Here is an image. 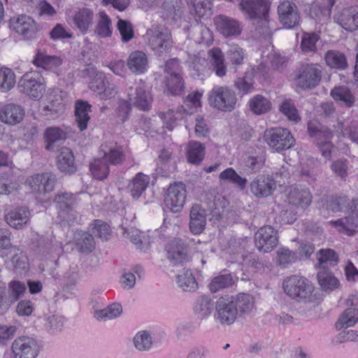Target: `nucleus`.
Masks as SVG:
<instances>
[{"mask_svg": "<svg viewBox=\"0 0 358 358\" xmlns=\"http://www.w3.org/2000/svg\"><path fill=\"white\" fill-rule=\"evenodd\" d=\"M57 166L64 173H72L76 171L74 155L69 148L63 147L57 157Z\"/></svg>", "mask_w": 358, "mask_h": 358, "instance_id": "obj_26", "label": "nucleus"}, {"mask_svg": "<svg viewBox=\"0 0 358 358\" xmlns=\"http://www.w3.org/2000/svg\"><path fill=\"white\" fill-rule=\"evenodd\" d=\"M358 321V308H347L336 323L337 329L353 326Z\"/></svg>", "mask_w": 358, "mask_h": 358, "instance_id": "obj_46", "label": "nucleus"}, {"mask_svg": "<svg viewBox=\"0 0 358 358\" xmlns=\"http://www.w3.org/2000/svg\"><path fill=\"white\" fill-rule=\"evenodd\" d=\"M250 189L255 197L264 198L273 193L276 189V184L271 177L259 175L251 181Z\"/></svg>", "mask_w": 358, "mask_h": 358, "instance_id": "obj_19", "label": "nucleus"}, {"mask_svg": "<svg viewBox=\"0 0 358 358\" xmlns=\"http://www.w3.org/2000/svg\"><path fill=\"white\" fill-rule=\"evenodd\" d=\"M122 312V308L120 303H113L104 309L96 310L95 317L97 320H111L119 317Z\"/></svg>", "mask_w": 358, "mask_h": 358, "instance_id": "obj_56", "label": "nucleus"}, {"mask_svg": "<svg viewBox=\"0 0 358 358\" xmlns=\"http://www.w3.org/2000/svg\"><path fill=\"white\" fill-rule=\"evenodd\" d=\"M278 13L281 22H299L300 20L296 6L289 1L280 3Z\"/></svg>", "mask_w": 358, "mask_h": 358, "instance_id": "obj_27", "label": "nucleus"}, {"mask_svg": "<svg viewBox=\"0 0 358 358\" xmlns=\"http://www.w3.org/2000/svg\"><path fill=\"white\" fill-rule=\"evenodd\" d=\"M350 199L346 196L331 198L327 203V208L332 212L346 211Z\"/></svg>", "mask_w": 358, "mask_h": 358, "instance_id": "obj_61", "label": "nucleus"}, {"mask_svg": "<svg viewBox=\"0 0 358 358\" xmlns=\"http://www.w3.org/2000/svg\"><path fill=\"white\" fill-rule=\"evenodd\" d=\"M134 344L140 351L148 350L152 345V337L145 331H140L134 336Z\"/></svg>", "mask_w": 358, "mask_h": 358, "instance_id": "obj_59", "label": "nucleus"}, {"mask_svg": "<svg viewBox=\"0 0 358 358\" xmlns=\"http://www.w3.org/2000/svg\"><path fill=\"white\" fill-rule=\"evenodd\" d=\"M29 215V211L27 208H17L9 211L5 215V220L11 227L21 229L27 224Z\"/></svg>", "mask_w": 358, "mask_h": 358, "instance_id": "obj_25", "label": "nucleus"}, {"mask_svg": "<svg viewBox=\"0 0 358 358\" xmlns=\"http://www.w3.org/2000/svg\"><path fill=\"white\" fill-rule=\"evenodd\" d=\"M320 285L324 290H333L339 285L338 279L327 269H322L317 273Z\"/></svg>", "mask_w": 358, "mask_h": 358, "instance_id": "obj_48", "label": "nucleus"}, {"mask_svg": "<svg viewBox=\"0 0 358 358\" xmlns=\"http://www.w3.org/2000/svg\"><path fill=\"white\" fill-rule=\"evenodd\" d=\"M215 305L209 296H199L194 304V312L201 318L208 317L213 312Z\"/></svg>", "mask_w": 358, "mask_h": 358, "instance_id": "obj_35", "label": "nucleus"}, {"mask_svg": "<svg viewBox=\"0 0 358 358\" xmlns=\"http://www.w3.org/2000/svg\"><path fill=\"white\" fill-rule=\"evenodd\" d=\"M74 241L76 249L82 253H90L95 248L94 238L87 232L77 231L74 235Z\"/></svg>", "mask_w": 358, "mask_h": 358, "instance_id": "obj_33", "label": "nucleus"}, {"mask_svg": "<svg viewBox=\"0 0 358 358\" xmlns=\"http://www.w3.org/2000/svg\"><path fill=\"white\" fill-rule=\"evenodd\" d=\"M128 97L131 103L140 110H150L153 99L144 83H140L134 88L130 87L128 91Z\"/></svg>", "mask_w": 358, "mask_h": 358, "instance_id": "obj_16", "label": "nucleus"}, {"mask_svg": "<svg viewBox=\"0 0 358 358\" xmlns=\"http://www.w3.org/2000/svg\"><path fill=\"white\" fill-rule=\"evenodd\" d=\"M249 107L254 114L262 115L268 113L271 110V103L266 97L257 94L250 99Z\"/></svg>", "mask_w": 358, "mask_h": 358, "instance_id": "obj_42", "label": "nucleus"}, {"mask_svg": "<svg viewBox=\"0 0 358 358\" xmlns=\"http://www.w3.org/2000/svg\"><path fill=\"white\" fill-rule=\"evenodd\" d=\"M150 177L143 173H138L129 185V190L134 199H138L150 183Z\"/></svg>", "mask_w": 358, "mask_h": 358, "instance_id": "obj_31", "label": "nucleus"}, {"mask_svg": "<svg viewBox=\"0 0 358 358\" xmlns=\"http://www.w3.org/2000/svg\"><path fill=\"white\" fill-rule=\"evenodd\" d=\"M62 63V59L59 57L48 55L41 50L38 51L34 59V64L36 66L47 70H54Z\"/></svg>", "mask_w": 358, "mask_h": 358, "instance_id": "obj_34", "label": "nucleus"}, {"mask_svg": "<svg viewBox=\"0 0 358 358\" xmlns=\"http://www.w3.org/2000/svg\"><path fill=\"white\" fill-rule=\"evenodd\" d=\"M91 112V105L88 102L78 100L75 104L76 122L80 131L87 129V123L90 119L89 113Z\"/></svg>", "mask_w": 358, "mask_h": 358, "instance_id": "obj_29", "label": "nucleus"}, {"mask_svg": "<svg viewBox=\"0 0 358 358\" xmlns=\"http://www.w3.org/2000/svg\"><path fill=\"white\" fill-rule=\"evenodd\" d=\"M101 150L103 152V158L112 165L121 164L124 160L123 148L116 143H105L101 145Z\"/></svg>", "mask_w": 358, "mask_h": 358, "instance_id": "obj_20", "label": "nucleus"}, {"mask_svg": "<svg viewBox=\"0 0 358 358\" xmlns=\"http://www.w3.org/2000/svg\"><path fill=\"white\" fill-rule=\"evenodd\" d=\"M324 59L327 66L331 68L343 70L348 65L345 55L336 50L327 51L325 54Z\"/></svg>", "mask_w": 358, "mask_h": 358, "instance_id": "obj_45", "label": "nucleus"}, {"mask_svg": "<svg viewBox=\"0 0 358 358\" xmlns=\"http://www.w3.org/2000/svg\"><path fill=\"white\" fill-rule=\"evenodd\" d=\"M333 172L341 178H345L348 175L349 163L345 159H339L331 165Z\"/></svg>", "mask_w": 358, "mask_h": 358, "instance_id": "obj_63", "label": "nucleus"}, {"mask_svg": "<svg viewBox=\"0 0 358 358\" xmlns=\"http://www.w3.org/2000/svg\"><path fill=\"white\" fill-rule=\"evenodd\" d=\"M271 0H239V8L251 20L268 22Z\"/></svg>", "mask_w": 358, "mask_h": 358, "instance_id": "obj_4", "label": "nucleus"}, {"mask_svg": "<svg viewBox=\"0 0 358 358\" xmlns=\"http://www.w3.org/2000/svg\"><path fill=\"white\" fill-rule=\"evenodd\" d=\"M185 113H187V110L184 106H180L176 110L169 109L166 112H161L159 115L163 120L166 128L171 131L176 125L177 121L183 118Z\"/></svg>", "mask_w": 358, "mask_h": 358, "instance_id": "obj_38", "label": "nucleus"}, {"mask_svg": "<svg viewBox=\"0 0 358 358\" xmlns=\"http://www.w3.org/2000/svg\"><path fill=\"white\" fill-rule=\"evenodd\" d=\"M208 99L212 107L222 112L233 111L237 103L235 92L225 85L213 87L208 93Z\"/></svg>", "mask_w": 358, "mask_h": 358, "instance_id": "obj_3", "label": "nucleus"}, {"mask_svg": "<svg viewBox=\"0 0 358 358\" xmlns=\"http://www.w3.org/2000/svg\"><path fill=\"white\" fill-rule=\"evenodd\" d=\"M146 36L152 49L160 55L169 45V32L162 24H156L148 29Z\"/></svg>", "mask_w": 358, "mask_h": 358, "instance_id": "obj_12", "label": "nucleus"}, {"mask_svg": "<svg viewBox=\"0 0 358 358\" xmlns=\"http://www.w3.org/2000/svg\"><path fill=\"white\" fill-rule=\"evenodd\" d=\"M348 215L335 221H330L329 224L336 228L340 232L351 235L354 231V228L358 227V197L350 200L349 206H347L346 211Z\"/></svg>", "mask_w": 358, "mask_h": 358, "instance_id": "obj_11", "label": "nucleus"}, {"mask_svg": "<svg viewBox=\"0 0 358 358\" xmlns=\"http://www.w3.org/2000/svg\"><path fill=\"white\" fill-rule=\"evenodd\" d=\"M11 348L15 358H36L38 353L36 341L27 336L15 339Z\"/></svg>", "mask_w": 358, "mask_h": 358, "instance_id": "obj_15", "label": "nucleus"}, {"mask_svg": "<svg viewBox=\"0 0 358 358\" xmlns=\"http://www.w3.org/2000/svg\"><path fill=\"white\" fill-rule=\"evenodd\" d=\"M233 283L234 280L231 274H223L214 278L208 287L211 292L215 293L222 289L231 287Z\"/></svg>", "mask_w": 358, "mask_h": 358, "instance_id": "obj_57", "label": "nucleus"}, {"mask_svg": "<svg viewBox=\"0 0 358 358\" xmlns=\"http://www.w3.org/2000/svg\"><path fill=\"white\" fill-rule=\"evenodd\" d=\"M287 200L293 206L306 208L312 202V195L307 189L291 187L287 194Z\"/></svg>", "mask_w": 358, "mask_h": 358, "instance_id": "obj_22", "label": "nucleus"}, {"mask_svg": "<svg viewBox=\"0 0 358 358\" xmlns=\"http://www.w3.org/2000/svg\"><path fill=\"white\" fill-rule=\"evenodd\" d=\"M60 219L71 225L78 222L79 214L76 208L78 204V199L71 192H57L53 200Z\"/></svg>", "mask_w": 358, "mask_h": 358, "instance_id": "obj_2", "label": "nucleus"}, {"mask_svg": "<svg viewBox=\"0 0 358 358\" xmlns=\"http://www.w3.org/2000/svg\"><path fill=\"white\" fill-rule=\"evenodd\" d=\"M219 178L234 184L241 189H245L246 187L247 179L239 176L232 168H227L221 172Z\"/></svg>", "mask_w": 358, "mask_h": 358, "instance_id": "obj_52", "label": "nucleus"}, {"mask_svg": "<svg viewBox=\"0 0 358 358\" xmlns=\"http://www.w3.org/2000/svg\"><path fill=\"white\" fill-rule=\"evenodd\" d=\"M24 115L23 108L17 104L8 103L1 108L0 120L10 125L20 122Z\"/></svg>", "mask_w": 358, "mask_h": 358, "instance_id": "obj_21", "label": "nucleus"}, {"mask_svg": "<svg viewBox=\"0 0 358 358\" xmlns=\"http://www.w3.org/2000/svg\"><path fill=\"white\" fill-rule=\"evenodd\" d=\"M330 94L334 100L341 101L348 107H351L355 102L354 96L350 90L345 86L334 87Z\"/></svg>", "mask_w": 358, "mask_h": 358, "instance_id": "obj_50", "label": "nucleus"}, {"mask_svg": "<svg viewBox=\"0 0 358 358\" xmlns=\"http://www.w3.org/2000/svg\"><path fill=\"white\" fill-rule=\"evenodd\" d=\"M298 260V255L296 252L289 250L287 247H280L275 251V262L277 266L282 268H289Z\"/></svg>", "mask_w": 358, "mask_h": 358, "instance_id": "obj_30", "label": "nucleus"}, {"mask_svg": "<svg viewBox=\"0 0 358 358\" xmlns=\"http://www.w3.org/2000/svg\"><path fill=\"white\" fill-rule=\"evenodd\" d=\"M187 159L189 163L198 165L205 157L206 148L201 143L196 141L189 142L187 145Z\"/></svg>", "mask_w": 358, "mask_h": 358, "instance_id": "obj_32", "label": "nucleus"}, {"mask_svg": "<svg viewBox=\"0 0 358 358\" xmlns=\"http://www.w3.org/2000/svg\"><path fill=\"white\" fill-rule=\"evenodd\" d=\"M319 40V36L315 33H305L301 43L303 52H315L316 43Z\"/></svg>", "mask_w": 358, "mask_h": 358, "instance_id": "obj_62", "label": "nucleus"}, {"mask_svg": "<svg viewBox=\"0 0 358 358\" xmlns=\"http://www.w3.org/2000/svg\"><path fill=\"white\" fill-rule=\"evenodd\" d=\"M234 302L241 315H248L255 309V299L250 294H239L234 296Z\"/></svg>", "mask_w": 358, "mask_h": 358, "instance_id": "obj_39", "label": "nucleus"}, {"mask_svg": "<svg viewBox=\"0 0 358 358\" xmlns=\"http://www.w3.org/2000/svg\"><path fill=\"white\" fill-rule=\"evenodd\" d=\"M11 257L9 260L13 269L17 273L26 271L28 267V261L23 251L17 248H12L9 251Z\"/></svg>", "mask_w": 358, "mask_h": 358, "instance_id": "obj_40", "label": "nucleus"}, {"mask_svg": "<svg viewBox=\"0 0 358 358\" xmlns=\"http://www.w3.org/2000/svg\"><path fill=\"white\" fill-rule=\"evenodd\" d=\"M57 182L56 176L51 173L34 174L27 178L25 185L31 192L45 195L53 191Z\"/></svg>", "mask_w": 358, "mask_h": 358, "instance_id": "obj_9", "label": "nucleus"}, {"mask_svg": "<svg viewBox=\"0 0 358 358\" xmlns=\"http://www.w3.org/2000/svg\"><path fill=\"white\" fill-rule=\"evenodd\" d=\"M15 84V75L6 67L0 68V91L5 92L12 89Z\"/></svg>", "mask_w": 358, "mask_h": 358, "instance_id": "obj_55", "label": "nucleus"}, {"mask_svg": "<svg viewBox=\"0 0 358 358\" xmlns=\"http://www.w3.org/2000/svg\"><path fill=\"white\" fill-rule=\"evenodd\" d=\"M177 284L183 291L194 292L198 283L191 270L183 268L177 275Z\"/></svg>", "mask_w": 358, "mask_h": 358, "instance_id": "obj_37", "label": "nucleus"}, {"mask_svg": "<svg viewBox=\"0 0 358 358\" xmlns=\"http://www.w3.org/2000/svg\"><path fill=\"white\" fill-rule=\"evenodd\" d=\"M189 229L194 234H201L206 224L205 210L199 204L194 205L189 214Z\"/></svg>", "mask_w": 358, "mask_h": 358, "instance_id": "obj_23", "label": "nucleus"}, {"mask_svg": "<svg viewBox=\"0 0 358 358\" xmlns=\"http://www.w3.org/2000/svg\"><path fill=\"white\" fill-rule=\"evenodd\" d=\"M322 78L320 66L315 64H303L296 78V85L303 90H310L319 85Z\"/></svg>", "mask_w": 358, "mask_h": 358, "instance_id": "obj_8", "label": "nucleus"}, {"mask_svg": "<svg viewBox=\"0 0 358 358\" xmlns=\"http://www.w3.org/2000/svg\"><path fill=\"white\" fill-rule=\"evenodd\" d=\"M308 132L316 144H321L324 140H331L333 136L329 129L315 120H310L308 123Z\"/></svg>", "mask_w": 358, "mask_h": 358, "instance_id": "obj_28", "label": "nucleus"}, {"mask_svg": "<svg viewBox=\"0 0 358 358\" xmlns=\"http://www.w3.org/2000/svg\"><path fill=\"white\" fill-rule=\"evenodd\" d=\"M92 176L98 180L105 179L109 173V166L106 160L102 157L94 159L90 165Z\"/></svg>", "mask_w": 358, "mask_h": 358, "instance_id": "obj_51", "label": "nucleus"}, {"mask_svg": "<svg viewBox=\"0 0 358 358\" xmlns=\"http://www.w3.org/2000/svg\"><path fill=\"white\" fill-rule=\"evenodd\" d=\"M9 28L24 39L34 38L38 31L36 24H10Z\"/></svg>", "mask_w": 358, "mask_h": 358, "instance_id": "obj_53", "label": "nucleus"}, {"mask_svg": "<svg viewBox=\"0 0 358 358\" xmlns=\"http://www.w3.org/2000/svg\"><path fill=\"white\" fill-rule=\"evenodd\" d=\"M21 92L31 99H39L45 92L43 78L38 72L25 73L19 81Z\"/></svg>", "mask_w": 358, "mask_h": 358, "instance_id": "obj_6", "label": "nucleus"}, {"mask_svg": "<svg viewBox=\"0 0 358 358\" xmlns=\"http://www.w3.org/2000/svg\"><path fill=\"white\" fill-rule=\"evenodd\" d=\"M127 65L132 73L142 74L147 71L148 66V57L142 51H134L129 55Z\"/></svg>", "mask_w": 358, "mask_h": 358, "instance_id": "obj_24", "label": "nucleus"}, {"mask_svg": "<svg viewBox=\"0 0 358 358\" xmlns=\"http://www.w3.org/2000/svg\"><path fill=\"white\" fill-rule=\"evenodd\" d=\"M25 285L18 280H12L8 284V295L13 303L17 301L26 291Z\"/></svg>", "mask_w": 358, "mask_h": 358, "instance_id": "obj_60", "label": "nucleus"}, {"mask_svg": "<svg viewBox=\"0 0 358 358\" xmlns=\"http://www.w3.org/2000/svg\"><path fill=\"white\" fill-rule=\"evenodd\" d=\"M187 197L186 186L184 183L174 182L167 189L164 198L166 206L173 213L182 210Z\"/></svg>", "mask_w": 358, "mask_h": 358, "instance_id": "obj_10", "label": "nucleus"}, {"mask_svg": "<svg viewBox=\"0 0 358 358\" xmlns=\"http://www.w3.org/2000/svg\"><path fill=\"white\" fill-rule=\"evenodd\" d=\"M182 13L178 3L169 2L164 4L161 16L164 21L177 22L181 20Z\"/></svg>", "mask_w": 358, "mask_h": 358, "instance_id": "obj_49", "label": "nucleus"}, {"mask_svg": "<svg viewBox=\"0 0 358 358\" xmlns=\"http://www.w3.org/2000/svg\"><path fill=\"white\" fill-rule=\"evenodd\" d=\"M46 149L52 150L54 148V143L66 139V133L59 127H51L46 129L44 133Z\"/></svg>", "mask_w": 358, "mask_h": 358, "instance_id": "obj_44", "label": "nucleus"}, {"mask_svg": "<svg viewBox=\"0 0 358 358\" xmlns=\"http://www.w3.org/2000/svg\"><path fill=\"white\" fill-rule=\"evenodd\" d=\"M317 259L320 267L322 269H327L328 266H334L338 262V257L332 249H322L317 253Z\"/></svg>", "mask_w": 358, "mask_h": 358, "instance_id": "obj_47", "label": "nucleus"}, {"mask_svg": "<svg viewBox=\"0 0 358 358\" xmlns=\"http://www.w3.org/2000/svg\"><path fill=\"white\" fill-rule=\"evenodd\" d=\"M125 233L127 234V238L132 243L136 245L138 249L145 250L149 248L150 238L144 232H141L137 229H131Z\"/></svg>", "mask_w": 358, "mask_h": 358, "instance_id": "obj_43", "label": "nucleus"}, {"mask_svg": "<svg viewBox=\"0 0 358 358\" xmlns=\"http://www.w3.org/2000/svg\"><path fill=\"white\" fill-rule=\"evenodd\" d=\"M242 264L247 267L250 271L256 272L263 268V264L259 259L252 254L243 255Z\"/></svg>", "mask_w": 358, "mask_h": 358, "instance_id": "obj_64", "label": "nucleus"}, {"mask_svg": "<svg viewBox=\"0 0 358 358\" xmlns=\"http://www.w3.org/2000/svg\"><path fill=\"white\" fill-rule=\"evenodd\" d=\"M210 62L215 74L223 77L227 73V66L224 63V57L219 48H213L208 51Z\"/></svg>", "mask_w": 358, "mask_h": 358, "instance_id": "obj_36", "label": "nucleus"}, {"mask_svg": "<svg viewBox=\"0 0 358 358\" xmlns=\"http://www.w3.org/2000/svg\"><path fill=\"white\" fill-rule=\"evenodd\" d=\"M166 256L174 265H182L191 260L190 250L185 241L174 239L166 246Z\"/></svg>", "mask_w": 358, "mask_h": 358, "instance_id": "obj_13", "label": "nucleus"}, {"mask_svg": "<svg viewBox=\"0 0 358 358\" xmlns=\"http://www.w3.org/2000/svg\"><path fill=\"white\" fill-rule=\"evenodd\" d=\"M335 0H322L321 4L315 3L310 9V16L314 20H322L330 15Z\"/></svg>", "mask_w": 358, "mask_h": 358, "instance_id": "obj_41", "label": "nucleus"}, {"mask_svg": "<svg viewBox=\"0 0 358 358\" xmlns=\"http://www.w3.org/2000/svg\"><path fill=\"white\" fill-rule=\"evenodd\" d=\"M264 140L270 148L277 152L290 148L294 143L290 131L281 127L267 130L264 134Z\"/></svg>", "mask_w": 358, "mask_h": 358, "instance_id": "obj_5", "label": "nucleus"}, {"mask_svg": "<svg viewBox=\"0 0 358 358\" xmlns=\"http://www.w3.org/2000/svg\"><path fill=\"white\" fill-rule=\"evenodd\" d=\"M215 317L222 325L233 324L238 317V309L235 307L234 296H222L215 303Z\"/></svg>", "mask_w": 358, "mask_h": 358, "instance_id": "obj_7", "label": "nucleus"}, {"mask_svg": "<svg viewBox=\"0 0 358 358\" xmlns=\"http://www.w3.org/2000/svg\"><path fill=\"white\" fill-rule=\"evenodd\" d=\"M284 292L297 301H310L314 286L308 279L296 275L287 277L283 282Z\"/></svg>", "mask_w": 358, "mask_h": 358, "instance_id": "obj_1", "label": "nucleus"}, {"mask_svg": "<svg viewBox=\"0 0 358 358\" xmlns=\"http://www.w3.org/2000/svg\"><path fill=\"white\" fill-rule=\"evenodd\" d=\"M279 109L290 121L298 122L301 120L297 109L291 100H285L282 101L279 106Z\"/></svg>", "mask_w": 358, "mask_h": 358, "instance_id": "obj_58", "label": "nucleus"}, {"mask_svg": "<svg viewBox=\"0 0 358 358\" xmlns=\"http://www.w3.org/2000/svg\"><path fill=\"white\" fill-rule=\"evenodd\" d=\"M64 111L62 92L58 89L52 90L47 97V103L41 109L42 114L48 119H55Z\"/></svg>", "mask_w": 358, "mask_h": 358, "instance_id": "obj_17", "label": "nucleus"}, {"mask_svg": "<svg viewBox=\"0 0 358 358\" xmlns=\"http://www.w3.org/2000/svg\"><path fill=\"white\" fill-rule=\"evenodd\" d=\"M255 246L259 251L269 252L278 244L277 231L271 226H264L255 234Z\"/></svg>", "mask_w": 358, "mask_h": 358, "instance_id": "obj_14", "label": "nucleus"}, {"mask_svg": "<svg viewBox=\"0 0 358 358\" xmlns=\"http://www.w3.org/2000/svg\"><path fill=\"white\" fill-rule=\"evenodd\" d=\"M167 88L172 94L178 95L184 89V83L180 76V66L178 59H173L166 64Z\"/></svg>", "mask_w": 358, "mask_h": 358, "instance_id": "obj_18", "label": "nucleus"}, {"mask_svg": "<svg viewBox=\"0 0 358 358\" xmlns=\"http://www.w3.org/2000/svg\"><path fill=\"white\" fill-rule=\"evenodd\" d=\"M193 9L191 12H194L195 17L199 19H196V22L201 18L206 20L207 17L211 14L210 3L208 0H190Z\"/></svg>", "mask_w": 358, "mask_h": 358, "instance_id": "obj_54", "label": "nucleus"}]
</instances>
